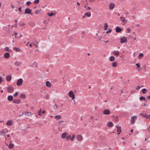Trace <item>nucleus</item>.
Here are the masks:
<instances>
[{
    "label": "nucleus",
    "mask_w": 150,
    "mask_h": 150,
    "mask_svg": "<svg viewBox=\"0 0 150 150\" xmlns=\"http://www.w3.org/2000/svg\"><path fill=\"white\" fill-rule=\"evenodd\" d=\"M23 83V80L21 78L18 80L16 83L18 86H20L22 85Z\"/></svg>",
    "instance_id": "nucleus-1"
},
{
    "label": "nucleus",
    "mask_w": 150,
    "mask_h": 150,
    "mask_svg": "<svg viewBox=\"0 0 150 150\" xmlns=\"http://www.w3.org/2000/svg\"><path fill=\"white\" fill-rule=\"evenodd\" d=\"M137 118V117L136 116H134L131 117V123L132 124H133L135 123Z\"/></svg>",
    "instance_id": "nucleus-2"
},
{
    "label": "nucleus",
    "mask_w": 150,
    "mask_h": 150,
    "mask_svg": "<svg viewBox=\"0 0 150 150\" xmlns=\"http://www.w3.org/2000/svg\"><path fill=\"white\" fill-rule=\"evenodd\" d=\"M69 96L72 98V100H73L75 98L74 94L72 91H71L69 92Z\"/></svg>",
    "instance_id": "nucleus-3"
},
{
    "label": "nucleus",
    "mask_w": 150,
    "mask_h": 150,
    "mask_svg": "<svg viewBox=\"0 0 150 150\" xmlns=\"http://www.w3.org/2000/svg\"><path fill=\"white\" fill-rule=\"evenodd\" d=\"M127 38L126 37H122L120 38V42L121 43H123L127 42Z\"/></svg>",
    "instance_id": "nucleus-4"
},
{
    "label": "nucleus",
    "mask_w": 150,
    "mask_h": 150,
    "mask_svg": "<svg viewBox=\"0 0 150 150\" xmlns=\"http://www.w3.org/2000/svg\"><path fill=\"white\" fill-rule=\"evenodd\" d=\"M103 113L105 115H109L110 114V112L109 109H106L103 111Z\"/></svg>",
    "instance_id": "nucleus-5"
},
{
    "label": "nucleus",
    "mask_w": 150,
    "mask_h": 150,
    "mask_svg": "<svg viewBox=\"0 0 150 150\" xmlns=\"http://www.w3.org/2000/svg\"><path fill=\"white\" fill-rule=\"evenodd\" d=\"M32 10L29 8H27L25 9V14H31Z\"/></svg>",
    "instance_id": "nucleus-6"
},
{
    "label": "nucleus",
    "mask_w": 150,
    "mask_h": 150,
    "mask_svg": "<svg viewBox=\"0 0 150 150\" xmlns=\"http://www.w3.org/2000/svg\"><path fill=\"white\" fill-rule=\"evenodd\" d=\"M91 16V13L90 12H89L88 13H86L83 16V18H85L86 16H87L88 17H90Z\"/></svg>",
    "instance_id": "nucleus-7"
},
{
    "label": "nucleus",
    "mask_w": 150,
    "mask_h": 150,
    "mask_svg": "<svg viewBox=\"0 0 150 150\" xmlns=\"http://www.w3.org/2000/svg\"><path fill=\"white\" fill-rule=\"evenodd\" d=\"M115 6V4L113 3H111L109 5V8L110 9V10L113 9L114 8Z\"/></svg>",
    "instance_id": "nucleus-8"
},
{
    "label": "nucleus",
    "mask_w": 150,
    "mask_h": 150,
    "mask_svg": "<svg viewBox=\"0 0 150 150\" xmlns=\"http://www.w3.org/2000/svg\"><path fill=\"white\" fill-rule=\"evenodd\" d=\"M116 127H117V132H118V133L117 134H119L122 132L121 129V127H119L117 126H116Z\"/></svg>",
    "instance_id": "nucleus-9"
},
{
    "label": "nucleus",
    "mask_w": 150,
    "mask_h": 150,
    "mask_svg": "<svg viewBox=\"0 0 150 150\" xmlns=\"http://www.w3.org/2000/svg\"><path fill=\"white\" fill-rule=\"evenodd\" d=\"M13 102L14 103L17 104H19L21 102V100L20 99H18L17 100H13Z\"/></svg>",
    "instance_id": "nucleus-10"
},
{
    "label": "nucleus",
    "mask_w": 150,
    "mask_h": 150,
    "mask_svg": "<svg viewBox=\"0 0 150 150\" xmlns=\"http://www.w3.org/2000/svg\"><path fill=\"white\" fill-rule=\"evenodd\" d=\"M76 138L78 140L81 141L82 140L83 137L81 135H78L76 136Z\"/></svg>",
    "instance_id": "nucleus-11"
},
{
    "label": "nucleus",
    "mask_w": 150,
    "mask_h": 150,
    "mask_svg": "<svg viewBox=\"0 0 150 150\" xmlns=\"http://www.w3.org/2000/svg\"><path fill=\"white\" fill-rule=\"evenodd\" d=\"M112 53L113 54L115 55L117 57L118 56L119 54V53L118 51H113L112 52Z\"/></svg>",
    "instance_id": "nucleus-12"
},
{
    "label": "nucleus",
    "mask_w": 150,
    "mask_h": 150,
    "mask_svg": "<svg viewBox=\"0 0 150 150\" xmlns=\"http://www.w3.org/2000/svg\"><path fill=\"white\" fill-rule=\"evenodd\" d=\"M25 115L27 116H30L32 115V114L30 112H24Z\"/></svg>",
    "instance_id": "nucleus-13"
},
{
    "label": "nucleus",
    "mask_w": 150,
    "mask_h": 150,
    "mask_svg": "<svg viewBox=\"0 0 150 150\" xmlns=\"http://www.w3.org/2000/svg\"><path fill=\"white\" fill-rule=\"evenodd\" d=\"M117 33L120 32L122 31L121 28L119 27H117L115 29Z\"/></svg>",
    "instance_id": "nucleus-14"
},
{
    "label": "nucleus",
    "mask_w": 150,
    "mask_h": 150,
    "mask_svg": "<svg viewBox=\"0 0 150 150\" xmlns=\"http://www.w3.org/2000/svg\"><path fill=\"white\" fill-rule=\"evenodd\" d=\"M21 64V62L19 61H16L15 62V64L16 66H18Z\"/></svg>",
    "instance_id": "nucleus-15"
},
{
    "label": "nucleus",
    "mask_w": 150,
    "mask_h": 150,
    "mask_svg": "<svg viewBox=\"0 0 150 150\" xmlns=\"http://www.w3.org/2000/svg\"><path fill=\"white\" fill-rule=\"evenodd\" d=\"M113 125L112 122H109L108 123V126L109 127H112Z\"/></svg>",
    "instance_id": "nucleus-16"
},
{
    "label": "nucleus",
    "mask_w": 150,
    "mask_h": 150,
    "mask_svg": "<svg viewBox=\"0 0 150 150\" xmlns=\"http://www.w3.org/2000/svg\"><path fill=\"white\" fill-rule=\"evenodd\" d=\"M4 56L5 58H8L9 57V53H6L4 54Z\"/></svg>",
    "instance_id": "nucleus-17"
},
{
    "label": "nucleus",
    "mask_w": 150,
    "mask_h": 150,
    "mask_svg": "<svg viewBox=\"0 0 150 150\" xmlns=\"http://www.w3.org/2000/svg\"><path fill=\"white\" fill-rule=\"evenodd\" d=\"M67 134L66 132L63 133L62 135V138L63 139H64L66 137Z\"/></svg>",
    "instance_id": "nucleus-18"
},
{
    "label": "nucleus",
    "mask_w": 150,
    "mask_h": 150,
    "mask_svg": "<svg viewBox=\"0 0 150 150\" xmlns=\"http://www.w3.org/2000/svg\"><path fill=\"white\" fill-rule=\"evenodd\" d=\"M143 117H145L146 118H149L150 119V115H148L147 114H146L145 115H142V114H140Z\"/></svg>",
    "instance_id": "nucleus-19"
},
{
    "label": "nucleus",
    "mask_w": 150,
    "mask_h": 150,
    "mask_svg": "<svg viewBox=\"0 0 150 150\" xmlns=\"http://www.w3.org/2000/svg\"><path fill=\"white\" fill-rule=\"evenodd\" d=\"M46 86L49 87H50L51 84L50 82L49 81H47L46 83Z\"/></svg>",
    "instance_id": "nucleus-20"
},
{
    "label": "nucleus",
    "mask_w": 150,
    "mask_h": 150,
    "mask_svg": "<svg viewBox=\"0 0 150 150\" xmlns=\"http://www.w3.org/2000/svg\"><path fill=\"white\" fill-rule=\"evenodd\" d=\"M115 57L113 56H111L110 57V60L111 62L115 60Z\"/></svg>",
    "instance_id": "nucleus-21"
},
{
    "label": "nucleus",
    "mask_w": 150,
    "mask_h": 150,
    "mask_svg": "<svg viewBox=\"0 0 150 150\" xmlns=\"http://www.w3.org/2000/svg\"><path fill=\"white\" fill-rule=\"evenodd\" d=\"M30 66L32 67H34V66H35L36 67H38L37 66V64L35 61L33 63H32V65H31Z\"/></svg>",
    "instance_id": "nucleus-22"
},
{
    "label": "nucleus",
    "mask_w": 150,
    "mask_h": 150,
    "mask_svg": "<svg viewBox=\"0 0 150 150\" xmlns=\"http://www.w3.org/2000/svg\"><path fill=\"white\" fill-rule=\"evenodd\" d=\"M55 118L56 120H60L61 119V117L60 115H57L55 116Z\"/></svg>",
    "instance_id": "nucleus-23"
},
{
    "label": "nucleus",
    "mask_w": 150,
    "mask_h": 150,
    "mask_svg": "<svg viewBox=\"0 0 150 150\" xmlns=\"http://www.w3.org/2000/svg\"><path fill=\"white\" fill-rule=\"evenodd\" d=\"M104 29L105 30H107L108 29V25L106 23L104 24Z\"/></svg>",
    "instance_id": "nucleus-24"
},
{
    "label": "nucleus",
    "mask_w": 150,
    "mask_h": 150,
    "mask_svg": "<svg viewBox=\"0 0 150 150\" xmlns=\"http://www.w3.org/2000/svg\"><path fill=\"white\" fill-rule=\"evenodd\" d=\"M5 134L3 130L0 131V136L4 135Z\"/></svg>",
    "instance_id": "nucleus-25"
},
{
    "label": "nucleus",
    "mask_w": 150,
    "mask_h": 150,
    "mask_svg": "<svg viewBox=\"0 0 150 150\" xmlns=\"http://www.w3.org/2000/svg\"><path fill=\"white\" fill-rule=\"evenodd\" d=\"M71 136L70 135H68L66 136V139L67 140H69L70 139H71Z\"/></svg>",
    "instance_id": "nucleus-26"
},
{
    "label": "nucleus",
    "mask_w": 150,
    "mask_h": 150,
    "mask_svg": "<svg viewBox=\"0 0 150 150\" xmlns=\"http://www.w3.org/2000/svg\"><path fill=\"white\" fill-rule=\"evenodd\" d=\"M47 14L49 16H54L55 14L53 13V12H51L50 14L49 13H48Z\"/></svg>",
    "instance_id": "nucleus-27"
},
{
    "label": "nucleus",
    "mask_w": 150,
    "mask_h": 150,
    "mask_svg": "<svg viewBox=\"0 0 150 150\" xmlns=\"http://www.w3.org/2000/svg\"><path fill=\"white\" fill-rule=\"evenodd\" d=\"M117 62H114L112 63V66L114 67H116L117 66Z\"/></svg>",
    "instance_id": "nucleus-28"
},
{
    "label": "nucleus",
    "mask_w": 150,
    "mask_h": 150,
    "mask_svg": "<svg viewBox=\"0 0 150 150\" xmlns=\"http://www.w3.org/2000/svg\"><path fill=\"white\" fill-rule=\"evenodd\" d=\"M13 50H14L16 51L17 52L19 51L20 50V49H19V48H18L16 47H14L13 48Z\"/></svg>",
    "instance_id": "nucleus-29"
},
{
    "label": "nucleus",
    "mask_w": 150,
    "mask_h": 150,
    "mask_svg": "<svg viewBox=\"0 0 150 150\" xmlns=\"http://www.w3.org/2000/svg\"><path fill=\"white\" fill-rule=\"evenodd\" d=\"M59 107L58 106L56 105L55 104L53 107V108L54 110H56L57 108H59Z\"/></svg>",
    "instance_id": "nucleus-30"
},
{
    "label": "nucleus",
    "mask_w": 150,
    "mask_h": 150,
    "mask_svg": "<svg viewBox=\"0 0 150 150\" xmlns=\"http://www.w3.org/2000/svg\"><path fill=\"white\" fill-rule=\"evenodd\" d=\"M139 99L140 100H146L145 99V98L143 96H142V97H140L139 98Z\"/></svg>",
    "instance_id": "nucleus-31"
},
{
    "label": "nucleus",
    "mask_w": 150,
    "mask_h": 150,
    "mask_svg": "<svg viewBox=\"0 0 150 150\" xmlns=\"http://www.w3.org/2000/svg\"><path fill=\"white\" fill-rule=\"evenodd\" d=\"M20 97L21 98H25V96L24 94H22L20 95Z\"/></svg>",
    "instance_id": "nucleus-32"
},
{
    "label": "nucleus",
    "mask_w": 150,
    "mask_h": 150,
    "mask_svg": "<svg viewBox=\"0 0 150 150\" xmlns=\"http://www.w3.org/2000/svg\"><path fill=\"white\" fill-rule=\"evenodd\" d=\"M120 19L121 20V21L123 22H124L126 20L125 19L124 17H120Z\"/></svg>",
    "instance_id": "nucleus-33"
},
{
    "label": "nucleus",
    "mask_w": 150,
    "mask_h": 150,
    "mask_svg": "<svg viewBox=\"0 0 150 150\" xmlns=\"http://www.w3.org/2000/svg\"><path fill=\"white\" fill-rule=\"evenodd\" d=\"M64 122V121L63 120H61L58 122V125L59 126H61V124L62 123Z\"/></svg>",
    "instance_id": "nucleus-34"
},
{
    "label": "nucleus",
    "mask_w": 150,
    "mask_h": 150,
    "mask_svg": "<svg viewBox=\"0 0 150 150\" xmlns=\"http://www.w3.org/2000/svg\"><path fill=\"white\" fill-rule=\"evenodd\" d=\"M13 90V88L12 87L10 86V92H12Z\"/></svg>",
    "instance_id": "nucleus-35"
},
{
    "label": "nucleus",
    "mask_w": 150,
    "mask_h": 150,
    "mask_svg": "<svg viewBox=\"0 0 150 150\" xmlns=\"http://www.w3.org/2000/svg\"><path fill=\"white\" fill-rule=\"evenodd\" d=\"M14 145L10 143V149H11L14 147Z\"/></svg>",
    "instance_id": "nucleus-36"
},
{
    "label": "nucleus",
    "mask_w": 150,
    "mask_h": 150,
    "mask_svg": "<svg viewBox=\"0 0 150 150\" xmlns=\"http://www.w3.org/2000/svg\"><path fill=\"white\" fill-rule=\"evenodd\" d=\"M75 137V135L73 134L72 135V137H71V141H73L74 140V138Z\"/></svg>",
    "instance_id": "nucleus-37"
},
{
    "label": "nucleus",
    "mask_w": 150,
    "mask_h": 150,
    "mask_svg": "<svg viewBox=\"0 0 150 150\" xmlns=\"http://www.w3.org/2000/svg\"><path fill=\"white\" fill-rule=\"evenodd\" d=\"M144 55L142 53H140L139 55V58H140L141 57H142Z\"/></svg>",
    "instance_id": "nucleus-38"
},
{
    "label": "nucleus",
    "mask_w": 150,
    "mask_h": 150,
    "mask_svg": "<svg viewBox=\"0 0 150 150\" xmlns=\"http://www.w3.org/2000/svg\"><path fill=\"white\" fill-rule=\"evenodd\" d=\"M142 91L143 93H145L146 91V90L145 88H144L142 89Z\"/></svg>",
    "instance_id": "nucleus-39"
},
{
    "label": "nucleus",
    "mask_w": 150,
    "mask_h": 150,
    "mask_svg": "<svg viewBox=\"0 0 150 150\" xmlns=\"http://www.w3.org/2000/svg\"><path fill=\"white\" fill-rule=\"evenodd\" d=\"M39 2V0H36L34 1V3L35 4H38Z\"/></svg>",
    "instance_id": "nucleus-40"
},
{
    "label": "nucleus",
    "mask_w": 150,
    "mask_h": 150,
    "mask_svg": "<svg viewBox=\"0 0 150 150\" xmlns=\"http://www.w3.org/2000/svg\"><path fill=\"white\" fill-rule=\"evenodd\" d=\"M114 119L116 122L118 121V117L117 116H115L114 117Z\"/></svg>",
    "instance_id": "nucleus-41"
},
{
    "label": "nucleus",
    "mask_w": 150,
    "mask_h": 150,
    "mask_svg": "<svg viewBox=\"0 0 150 150\" xmlns=\"http://www.w3.org/2000/svg\"><path fill=\"white\" fill-rule=\"evenodd\" d=\"M31 4V2L29 1H27L26 2V4L28 6H29Z\"/></svg>",
    "instance_id": "nucleus-42"
},
{
    "label": "nucleus",
    "mask_w": 150,
    "mask_h": 150,
    "mask_svg": "<svg viewBox=\"0 0 150 150\" xmlns=\"http://www.w3.org/2000/svg\"><path fill=\"white\" fill-rule=\"evenodd\" d=\"M6 79L7 81H9V76H6Z\"/></svg>",
    "instance_id": "nucleus-43"
},
{
    "label": "nucleus",
    "mask_w": 150,
    "mask_h": 150,
    "mask_svg": "<svg viewBox=\"0 0 150 150\" xmlns=\"http://www.w3.org/2000/svg\"><path fill=\"white\" fill-rule=\"evenodd\" d=\"M13 97L12 96L10 95V101L13 100Z\"/></svg>",
    "instance_id": "nucleus-44"
},
{
    "label": "nucleus",
    "mask_w": 150,
    "mask_h": 150,
    "mask_svg": "<svg viewBox=\"0 0 150 150\" xmlns=\"http://www.w3.org/2000/svg\"><path fill=\"white\" fill-rule=\"evenodd\" d=\"M18 94V92H17L15 93L14 94L13 96H17Z\"/></svg>",
    "instance_id": "nucleus-45"
},
{
    "label": "nucleus",
    "mask_w": 150,
    "mask_h": 150,
    "mask_svg": "<svg viewBox=\"0 0 150 150\" xmlns=\"http://www.w3.org/2000/svg\"><path fill=\"white\" fill-rule=\"evenodd\" d=\"M5 50L6 51H8L9 50V48L8 47H6L5 48Z\"/></svg>",
    "instance_id": "nucleus-46"
},
{
    "label": "nucleus",
    "mask_w": 150,
    "mask_h": 150,
    "mask_svg": "<svg viewBox=\"0 0 150 150\" xmlns=\"http://www.w3.org/2000/svg\"><path fill=\"white\" fill-rule=\"evenodd\" d=\"M109 30L108 31L106 32V33H110L111 31V29H109Z\"/></svg>",
    "instance_id": "nucleus-47"
},
{
    "label": "nucleus",
    "mask_w": 150,
    "mask_h": 150,
    "mask_svg": "<svg viewBox=\"0 0 150 150\" xmlns=\"http://www.w3.org/2000/svg\"><path fill=\"white\" fill-rule=\"evenodd\" d=\"M41 112V109H40V110L38 112V115L40 116L41 115L40 114Z\"/></svg>",
    "instance_id": "nucleus-48"
},
{
    "label": "nucleus",
    "mask_w": 150,
    "mask_h": 150,
    "mask_svg": "<svg viewBox=\"0 0 150 150\" xmlns=\"http://www.w3.org/2000/svg\"><path fill=\"white\" fill-rule=\"evenodd\" d=\"M18 10L19 11H20L21 12L22 11L21 10V7L19 8L18 9ZM21 12H20L19 13L20 14H21Z\"/></svg>",
    "instance_id": "nucleus-49"
},
{
    "label": "nucleus",
    "mask_w": 150,
    "mask_h": 150,
    "mask_svg": "<svg viewBox=\"0 0 150 150\" xmlns=\"http://www.w3.org/2000/svg\"><path fill=\"white\" fill-rule=\"evenodd\" d=\"M40 10L39 11L38 10H36L35 12V13L36 14H38Z\"/></svg>",
    "instance_id": "nucleus-50"
},
{
    "label": "nucleus",
    "mask_w": 150,
    "mask_h": 150,
    "mask_svg": "<svg viewBox=\"0 0 150 150\" xmlns=\"http://www.w3.org/2000/svg\"><path fill=\"white\" fill-rule=\"evenodd\" d=\"M127 30L129 33L131 31V29L129 28H127Z\"/></svg>",
    "instance_id": "nucleus-51"
},
{
    "label": "nucleus",
    "mask_w": 150,
    "mask_h": 150,
    "mask_svg": "<svg viewBox=\"0 0 150 150\" xmlns=\"http://www.w3.org/2000/svg\"><path fill=\"white\" fill-rule=\"evenodd\" d=\"M136 65L137 66L138 68H139L140 67V66L138 63L136 64Z\"/></svg>",
    "instance_id": "nucleus-52"
},
{
    "label": "nucleus",
    "mask_w": 150,
    "mask_h": 150,
    "mask_svg": "<svg viewBox=\"0 0 150 150\" xmlns=\"http://www.w3.org/2000/svg\"><path fill=\"white\" fill-rule=\"evenodd\" d=\"M17 33L16 32H15L14 33V36L16 38V35H17Z\"/></svg>",
    "instance_id": "nucleus-53"
},
{
    "label": "nucleus",
    "mask_w": 150,
    "mask_h": 150,
    "mask_svg": "<svg viewBox=\"0 0 150 150\" xmlns=\"http://www.w3.org/2000/svg\"><path fill=\"white\" fill-rule=\"evenodd\" d=\"M141 87H139V86H138L137 88H136V90H139L140 88Z\"/></svg>",
    "instance_id": "nucleus-54"
},
{
    "label": "nucleus",
    "mask_w": 150,
    "mask_h": 150,
    "mask_svg": "<svg viewBox=\"0 0 150 150\" xmlns=\"http://www.w3.org/2000/svg\"><path fill=\"white\" fill-rule=\"evenodd\" d=\"M90 9H91V8L90 7H88L87 8V9H86V10L87 11V10H90Z\"/></svg>",
    "instance_id": "nucleus-55"
},
{
    "label": "nucleus",
    "mask_w": 150,
    "mask_h": 150,
    "mask_svg": "<svg viewBox=\"0 0 150 150\" xmlns=\"http://www.w3.org/2000/svg\"><path fill=\"white\" fill-rule=\"evenodd\" d=\"M102 38V36H99V37H98V39L99 40H101V38Z\"/></svg>",
    "instance_id": "nucleus-56"
},
{
    "label": "nucleus",
    "mask_w": 150,
    "mask_h": 150,
    "mask_svg": "<svg viewBox=\"0 0 150 150\" xmlns=\"http://www.w3.org/2000/svg\"><path fill=\"white\" fill-rule=\"evenodd\" d=\"M7 125L8 126L9 125V120H8L7 121Z\"/></svg>",
    "instance_id": "nucleus-57"
},
{
    "label": "nucleus",
    "mask_w": 150,
    "mask_h": 150,
    "mask_svg": "<svg viewBox=\"0 0 150 150\" xmlns=\"http://www.w3.org/2000/svg\"><path fill=\"white\" fill-rule=\"evenodd\" d=\"M95 1V0H89V1L90 2H93Z\"/></svg>",
    "instance_id": "nucleus-58"
},
{
    "label": "nucleus",
    "mask_w": 150,
    "mask_h": 150,
    "mask_svg": "<svg viewBox=\"0 0 150 150\" xmlns=\"http://www.w3.org/2000/svg\"><path fill=\"white\" fill-rule=\"evenodd\" d=\"M134 93V90H132L130 91V93L131 94H133Z\"/></svg>",
    "instance_id": "nucleus-59"
},
{
    "label": "nucleus",
    "mask_w": 150,
    "mask_h": 150,
    "mask_svg": "<svg viewBox=\"0 0 150 150\" xmlns=\"http://www.w3.org/2000/svg\"><path fill=\"white\" fill-rule=\"evenodd\" d=\"M125 13L126 15H128L129 14V13L128 11H126L125 12Z\"/></svg>",
    "instance_id": "nucleus-60"
},
{
    "label": "nucleus",
    "mask_w": 150,
    "mask_h": 150,
    "mask_svg": "<svg viewBox=\"0 0 150 150\" xmlns=\"http://www.w3.org/2000/svg\"><path fill=\"white\" fill-rule=\"evenodd\" d=\"M25 24L24 23L21 24V26H24L25 25Z\"/></svg>",
    "instance_id": "nucleus-61"
},
{
    "label": "nucleus",
    "mask_w": 150,
    "mask_h": 150,
    "mask_svg": "<svg viewBox=\"0 0 150 150\" xmlns=\"http://www.w3.org/2000/svg\"><path fill=\"white\" fill-rule=\"evenodd\" d=\"M2 81V79L1 77L0 76V83Z\"/></svg>",
    "instance_id": "nucleus-62"
},
{
    "label": "nucleus",
    "mask_w": 150,
    "mask_h": 150,
    "mask_svg": "<svg viewBox=\"0 0 150 150\" xmlns=\"http://www.w3.org/2000/svg\"><path fill=\"white\" fill-rule=\"evenodd\" d=\"M147 130L149 132H150V127L147 129Z\"/></svg>",
    "instance_id": "nucleus-63"
},
{
    "label": "nucleus",
    "mask_w": 150,
    "mask_h": 150,
    "mask_svg": "<svg viewBox=\"0 0 150 150\" xmlns=\"http://www.w3.org/2000/svg\"><path fill=\"white\" fill-rule=\"evenodd\" d=\"M140 26V25L139 24H137L136 25V26L137 27H139Z\"/></svg>",
    "instance_id": "nucleus-64"
}]
</instances>
